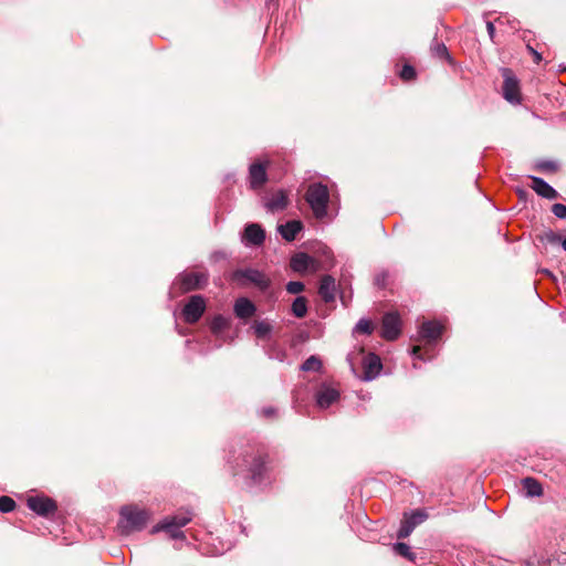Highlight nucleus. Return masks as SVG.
I'll use <instances>...</instances> for the list:
<instances>
[{
  "instance_id": "9d476101",
  "label": "nucleus",
  "mask_w": 566,
  "mask_h": 566,
  "mask_svg": "<svg viewBox=\"0 0 566 566\" xmlns=\"http://www.w3.org/2000/svg\"><path fill=\"white\" fill-rule=\"evenodd\" d=\"M206 311V302L201 295H192L182 310V316L186 323H197Z\"/></svg>"
},
{
  "instance_id": "393cba45",
  "label": "nucleus",
  "mask_w": 566,
  "mask_h": 566,
  "mask_svg": "<svg viewBox=\"0 0 566 566\" xmlns=\"http://www.w3.org/2000/svg\"><path fill=\"white\" fill-rule=\"evenodd\" d=\"M255 336L261 340H271L270 334L272 332V325L266 321H259L253 324Z\"/></svg>"
},
{
  "instance_id": "bb28decb",
  "label": "nucleus",
  "mask_w": 566,
  "mask_h": 566,
  "mask_svg": "<svg viewBox=\"0 0 566 566\" xmlns=\"http://www.w3.org/2000/svg\"><path fill=\"white\" fill-rule=\"evenodd\" d=\"M265 352L270 358L283 361L286 357V352L275 340H269L265 345Z\"/></svg>"
},
{
  "instance_id": "4be33fe9",
  "label": "nucleus",
  "mask_w": 566,
  "mask_h": 566,
  "mask_svg": "<svg viewBox=\"0 0 566 566\" xmlns=\"http://www.w3.org/2000/svg\"><path fill=\"white\" fill-rule=\"evenodd\" d=\"M314 260L306 253H296L291 259V268L295 272L303 273L313 266Z\"/></svg>"
},
{
  "instance_id": "c9c22d12",
  "label": "nucleus",
  "mask_w": 566,
  "mask_h": 566,
  "mask_svg": "<svg viewBox=\"0 0 566 566\" xmlns=\"http://www.w3.org/2000/svg\"><path fill=\"white\" fill-rule=\"evenodd\" d=\"M304 290V284L298 281H291L286 285V291L291 294H298Z\"/></svg>"
},
{
  "instance_id": "2eb2a0df",
  "label": "nucleus",
  "mask_w": 566,
  "mask_h": 566,
  "mask_svg": "<svg viewBox=\"0 0 566 566\" xmlns=\"http://www.w3.org/2000/svg\"><path fill=\"white\" fill-rule=\"evenodd\" d=\"M316 402L319 408H328L339 399V391L331 386L322 385L316 391Z\"/></svg>"
},
{
  "instance_id": "ddd939ff",
  "label": "nucleus",
  "mask_w": 566,
  "mask_h": 566,
  "mask_svg": "<svg viewBox=\"0 0 566 566\" xmlns=\"http://www.w3.org/2000/svg\"><path fill=\"white\" fill-rule=\"evenodd\" d=\"M238 280H245L261 290H265L269 286V279L259 270L255 269H245L239 270L234 274Z\"/></svg>"
},
{
  "instance_id": "1a4fd4ad",
  "label": "nucleus",
  "mask_w": 566,
  "mask_h": 566,
  "mask_svg": "<svg viewBox=\"0 0 566 566\" xmlns=\"http://www.w3.org/2000/svg\"><path fill=\"white\" fill-rule=\"evenodd\" d=\"M428 518L424 510H415L411 513H405L398 530L397 536L400 539L407 538L419 524Z\"/></svg>"
},
{
  "instance_id": "c756f323",
  "label": "nucleus",
  "mask_w": 566,
  "mask_h": 566,
  "mask_svg": "<svg viewBox=\"0 0 566 566\" xmlns=\"http://www.w3.org/2000/svg\"><path fill=\"white\" fill-rule=\"evenodd\" d=\"M557 167V164L553 160H538L534 164V170L538 172H554Z\"/></svg>"
},
{
  "instance_id": "e433bc0d",
  "label": "nucleus",
  "mask_w": 566,
  "mask_h": 566,
  "mask_svg": "<svg viewBox=\"0 0 566 566\" xmlns=\"http://www.w3.org/2000/svg\"><path fill=\"white\" fill-rule=\"evenodd\" d=\"M554 214L558 217L559 219L566 218V205L563 203H555L552 208Z\"/></svg>"
},
{
  "instance_id": "6ab92c4d",
  "label": "nucleus",
  "mask_w": 566,
  "mask_h": 566,
  "mask_svg": "<svg viewBox=\"0 0 566 566\" xmlns=\"http://www.w3.org/2000/svg\"><path fill=\"white\" fill-rule=\"evenodd\" d=\"M255 311V305L247 297H239L234 303V314L239 318H250L254 315Z\"/></svg>"
},
{
  "instance_id": "20e7f679",
  "label": "nucleus",
  "mask_w": 566,
  "mask_h": 566,
  "mask_svg": "<svg viewBox=\"0 0 566 566\" xmlns=\"http://www.w3.org/2000/svg\"><path fill=\"white\" fill-rule=\"evenodd\" d=\"M305 200L316 219L324 220L328 217L329 190L326 185L322 182L311 184L305 192Z\"/></svg>"
},
{
  "instance_id": "4468645a",
  "label": "nucleus",
  "mask_w": 566,
  "mask_h": 566,
  "mask_svg": "<svg viewBox=\"0 0 566 566\" xmlns=\"http://www.w3.org/2000/svg\"><path fill=\"white\" fill-rule=\"evenodd\" d=\"M361 365L364 380L375 379L379 375L382 367L380 358L375 354L366 355L363 359Z\"/></svg>"
},
{
  "instance_id": "58836bf2",
  "label": "nucleus",
  "mask_w": 566,
  "mask_h": 566,
  "mask_svg": "<svg viewBox=\"0 0 566 566\" xmlns=\"http://www.w3.org/2000/svg\"><path fill=\"white\" fill-rule=\"evenodd\" d=\"M486 30L490 35V39L494 42L495 27H494L493 22H491V21L486 22Z\"/></svg>"
},
{
  "instance_id": "f257e3e1",
  "label": "nucleus",
  "mask_w": 566,
  "mask_h": 566,
  "mask_svg": "<svg viewBox=\"0 0 566 566\" xmlns=\"http://www.w3.org/2000/svg\"><path fill=\"white\" fill-rule=\"evenodd\" d=\"M241 463H237L238 469L234 474H242L244 479L251 480L253 484H260L264 481L268 471L266 452L262 446H250L241 454Z\"/></svg>"
},
{
  "instance_id": "72a5a7b5",
  "label": "nucleus",
  "mask_w": 566,
  "mask_h": 566,
  "mask_svg": "<svg viewBox=\"0 0 566 566\" xmlns=\"http://www.w3.org/2000/svg\"><path fill=\"white\" fill-rule=\"evenodd\" d=\"M373 329V322L365 318L360 319L355 327V331L361 334H371Z\"/></svg>"
},
{
  "instance_id": "4c0bfd02",
  "label": "nucleus",
  "mask_w": 566,
  "mask_h": 566,
  "mask_svg": "<svg viewBox=\"0 0 566 566\" xmlns=\"http://www.w3.org/2000/svg\"><path fill=\"white\" fill-rule=\"evenodd\" d=\"M276 413V409L273 407L262 408L261 415L265 418H271Z\"/></svg>"
},
{
  "instance_id": "9b49d317",
  "label": "nucleus",
  "mask_w": 566,
  "mask_h": 566,
  "mask_svg": "<svg viewBox=\"0 0 566 566\" xmlns=\"http://www.w3.org/2000/svg\"><path fill=\"white\" fill-rule=\"evenodd\" d=\"M401 333V319L398 313L388 312L384 315L381 322L380 335L387 340H394L398 338Z\"/></svg>"
},
{
  "instance_id": "39448f33",
  "label": "nucleus",
  "mask_w": 566,
  "mask_h": 566,
  "mask_svg": "<svg viewBox=\"0 0 566 566\" xmlns=\"http://www.w3.org/2000/svg\"><path fill=\"white\" fill-rule=\"evenodd\" d=\"M537 247L551 259H557L566 251V235L562 232H555L552 229H545L536 234Z\"/></svg>"
},
{
  "instance_id": "7c9ffc66",
  "label": "nucleus",
  "mask_w": 566,
  "mask_h": 566,
  "mask_svg": "<svg viewBox=\"0 0 566 566\" xmlns=\"http://www.w3.org/2000/svg\"><path fill=\"white\" fill-rule=\"evenodd\" d=\"M431 52L438 59L451 61L449 51L443 43H439V42L433 43L431 45Z\"/></svg>"
},
{
  "instance_id": "423d86ee",
  "label": "nucleus",
  "mask_w": 566,
  "mask_h": 566,
  "mask_svg": "<svg viewBox=\"0 0 566 566\" xmlns=\"http://www.w3.org/2000/svg\"><path fill=\"white\" fill-rule=\"evenodd\" d=\"M192 518V514L189 511L179 512L171 517L165 518L163 522L155 525L151 533L166 532L171 538H184V532L180 530L182 526L188 524Z\"/></svg>"
},
{
  "instance_id": "79ce46f5",
  "label": "nucleus",
  "mask_w": 566,
  "mask_h": 566,
  "mask_svg": "<svg viewBox=\"0 0 566 566\" xmlns=\"http://www.w3.org/2000/svg\"><path fill=\"white\" fill-rule=\"evenodd\" d=\"M376 281H377V284H380V282H382V279H380L379 276L376 277Z\"/></svg>"
},
{
  "instance_id": "f03ea898",
  "label": "nucleus",
  "mask_w": 566,
  "mask_h": 566,
  "mask_svg": "<svg viewBox=\"0 0 566 566\" xmlns=\"http://www.w3.org/2000/svg\"><path fill=\"white\" fill-rule=\"evenodd\" d=\"M119 515L117 527L123 535L144 530L150 518V513L137 505L123 506Z\"/></svg>"
},
{
  "instance_id": "473e14b6",
  "label": "nucleus",
  "mask_w": 566,
  "mask_h": 566,
  "mask_svg": "<svg viewBox=\"0 0 566 566\" xmlns=\"http://www.w3.org/2000/svg\"><path fill=\"white\" fill-rule=\"evenodd\" d=\"M321 360L316 356H311L302 364L301 368L304 371H316L321 368Z\"/></svg>"
},
{
  "instance_id": "b1692460",
  "label": "nucleus",
  "mask_w": 566,
  "mask_h": 566,
  "mask_svg": "<svg viewBox=\"0 0 566 566\" xmlns=\"http://www.w3.org/2000/svg\"><path fill=\"white\" fill-rule=\"evenodd\" d=\"M522 490L525 492V495L530 497L539 496L543 492L541 483L530 476L522 480Z\"/></svg>"
},
{
  "instance_id": "cd10ccee",
  "label": "nucleus",
  "mask_w": 566,
  "mask_h": 566,
  "mask_svg": "<svg viewBox=\"0 0 566 566\" xmlns=\"http://www.w3.org/2000/svg\"><path fill=\"white\" fill-rule=\"evenodd\" d=\"M230 325V322L228 318H226L224 316L222 315H217L216 317H213V319L211 321V324H210V329L213 334L216 335H219L221 334L224 329H227Z\"/></svg>"
},
{
  "instance_id": "f704fd0d",
  "label": "nucleus",
  "mask_w": 566,
  "mask_h": 566,
  "mask_svg": "<svg viewBox=\"0 0 566 566\" xmlns=\"http://www.w3.org/2000/svg\"><path fill=\"white\" fill-rule=\"evenodd\" d=\"M15 507V502L9 497V496H1L0 497V511L3 513H9L13 511Z\"/></svg>"
},
{
  "instance_id": "5701e85b",
  "label": "nucleus",
  "mask_w": 566,
  "mask_h": 566,
  "mask_svg": "<svg viewBox=\"0 0 566 566\" xmlns=\"http://www.w3.org/2000/svg\"><path fill=\"white\" fill-rule=\"evenodd\" d=\"M318 293L326 302L334 300L335 280L331 275H325L321 279Z\"/></svg>"
},
{
  "instance_id": "a19ab883",
  "label": "nucleus",
  "mask_w": 566,
  "mask_h": 566,
  "mask_svg": "<svg viewBox=\"0 0 566 566\" xmlns=\"http://www.w3.org/2000/svg\"><path fill=\"white\" fill-rule=\"evenodd\" d=\"M229 548H230V545L227 548L222 547L221 549L217 551V554H222V553H224Z\"/></svg>"
},
{
  "instance_id": "37998d69",
  "label": "nucleus",
  "mask_w": 566,
  "mask_h": 566,
  "mask_svg": "<svg viewBox=\"0 0 566 566\" xmlns=\"http://www.w3.org/2000/svg\"><path fill=\"white\" fill-rule=\"evenodd\" d=\"M376 281H377V284H380V282H382V279H380L379 276L376 277Z\"/></svg>"
},
{
  "instance_id": "7ed1b4c3",
  "label": "nucleus",
  "mask_w": 566,
  "mask_h": 566,
  "mask_svg": "<svg viewBox=\"0 0 566 566\" xmlns=\"http://www.w3.org/2000/svg\"><path fill=\"white\" fill-rule=\"evenodd\" d=\"M443 333V326L436 321H424L419 327V338L418 340L424 343V353H422V348L419 345H415L411 349V355L417 359H426V355L428 358H431L432 355H429V349L436 345L438 339L441 337Z\"/></svg>"
},
{
  "instance_id": "aec40b11",
  "label": "nucleus",
  "mask_w": 566,
  "mask_h": 566,
  "mask_svg": "<svg viewBox=\"0 0 566 566\" xmlns=\"http://www.w3.org/2000/svg\"><path fill=\"white\" fill-rule=\"evenodd\" d=\"M303 229V224L298 220H291L279 226L277 230L286 241L295 240L297 233Z\"/></svg>"
},
{
  "instance_id": "0eeeda50",
  "label": "nucleus",
  "mask_w": 566,
  "mask_h": 566,
  "mask_svg": "<svg viewBox=\"0 0 566 566\" xmlns=\"http://www.w3.org/2000/svg\"><path fill=\"white\" fill-rule=\"evenodd\" d=\"M208 282V272L203 269L185 271L174 281V287L179 286L181 292L202 289Z\"/></svg>"
},
{
  "instance_id": "a211bd4d",
  "label": "nucleus",
  "mask_w": 566,
  "mask_h": 566,
  "mask_svg": "<svg viewBox=\"0 0 566 566\" xmlns=\"http://www.w3.org/2000/svg\"><path fill=\"white\" fill-rule=\"evenodd\" d=\"M250 184L253 189L262 187L266 181L265 167L260 163H254L249 169Z\"/></svg>"
},
{
  "instance_id": "c85d7f7f",
  "label": "nucleus",
  "mask_w": 566,
  "mask_h": 566,
  "mask_svg": "<svg viewBox=\"0 0 566 566\" xmlns=\"http://www.w3.org/2000/svg\"><path fill=\"white\" fill-rule=\"evenodd\" d=\"M292 313L297 317L302 318L307 313V302L303 296H298L294 300L292 304Z\"/></svg>"
},
{
  "instance_id": "412c9836",
  "label": "nucleus",
  "mask_w": 566,
  "mask_h": 566,
  "mask_svg": "<svg viewBox=\"0 0 566 566\" xmlns=\"http://www.w3.org/2000/svg\"><path fill=\"white\" fill-rule=\"evenodd\" d=\"M289 203L287 195L283 190L275 191L268 199L265 206L271 211H279L286 208Z\"/></svg>"
},
{
  "instance_id": "f3484780",
  "label": "nucleus",
  "mask_w": 566,
  "mask_h": 566,
  "mask_svg": "<svg viewBox=\"0 0 566 566\" xmlns=\"http://www.w3.org/2000/svg\"><path fill=\"white\" fill-rule=\"evenodd\" d=\"M532 184L530 187L541 197L553 200L556 199L558 193L557 191L549 186L544 179L539 177L530 176Z\"/></svg>"
},
{
  "instance_id": "ea45409f",
  "label": "nucleus",
  "mask_w": 566,
  "mask_h": 566,
  "mask_svg": "<svg viewBox=\"0 0 566 566\" xmlns=\"http://www.w3.org/2000/svg\"><path fill=\"white\" fill-rule=\"evenodd\" d=\"M527 49L532 53L534 62L539 63L542 61V55L530 45H527Z\"/></svg>"
},
{
  "instance_id": "dca6fc26",
  "label": "nucleus",
  "mask_w": 566,
  "mask_h": 566,
  "mask_svg": "<svg viewBox=\"0 0 566 566\" xmlns=\"http://www.w3.org/2000/svg\"><path fill=\"white\" fill-rule=\"evenodd\" d=\"M242 240L245 245H261L265 240V232L259 224L251 223L245 227Z\"/></svg>"
},
{
  "instance_id": "6e6552de",
  "label": "nucleus",
  "mask_w": 566,
  "mask_h": 566,
  "mask_svg": "<svg viewBox=\"0 0 566 566\" xmlns=\"http://www.w3.org/2000/svg\"><path fill=\"white\" fill-rule=\"evenodd\" d=\"M503 76L502 93L503 97L512 103L517 104L521 102L520 83L511 69L504 67L501 70Z\"/></svg>"
},
{
  "instance_id": "f8f14e48",
  "label": "nucleus",
  "mask_w": 566,
  "mask_h": 566,
  "mask_svg": "<svg viewBox=\"0 0 566 566\" xmlns=\"http://www.w3.org/2000/svg\"><path fill=\"white\" fill-rule=\"evenodd\" d=\"M28 507L41 516H49L56 511V503L48 496H31Z\"/></svg>"
},
{
  "instance_id": "a878e982",
  "label": "nucleus",
  "mask_w": 566,
  "mask_h": 566,
  "mask_svg": "<svg viewBox=\"0 0 566 566\" xmlns=\"http://www.w3.org/2000/svg\"><path fill=\"white\" fill-rule=\"evenodd\" d=\"M396 74L400 77L403 82H412L417 78V71L416 69L405 63L401 69H399V63L396 64Z\"/></svg>"
},
{
  "instance_id": "2f4dec72",
  "label": "nucleus",
  "mask_w": 566,
  "mask_h": 566,
  "mask_svg": "<svg viewBox=\"0 0 566 566\" xmlns=\"http://www.w3.org/2000/svg\"><path fill=\"white\" fill-rule=\"evenodd\" d=\"M394 551L398 555H400V556H402V557H405V558H407V559H409L411 562H413L416 559L415 553L411 552L410 546L407 545L406 543H396L394 545Z\"/></svg>"
}]
</instances>
